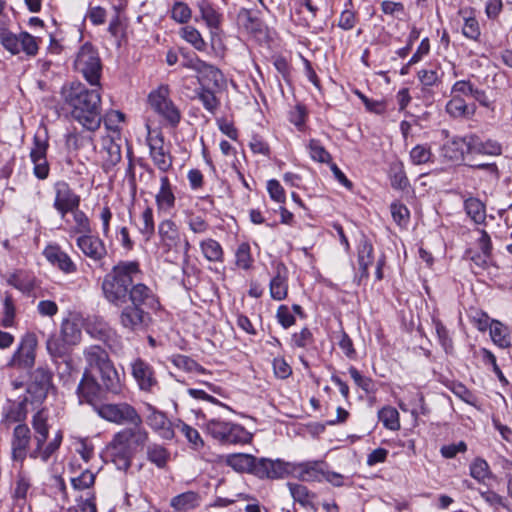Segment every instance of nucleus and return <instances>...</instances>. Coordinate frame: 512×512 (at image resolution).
<instances>
[{"label":"nucleus","instance_id":"37","mask_svg":"<svg viewBox=\"0 0 512 512\" xmlns=\"http://www.w3.org/2000/svg\"><path fill=\"white\" fill-rule=\"evenodd\" d=\"M201 18L210 29H219L223 20L222 14L207 0L198 3Z\"/></svg>","mask_w":512,"mask_h":512},{"label":"nucleus","instance_id":"15","mask_svg":"<svg viewBox=\"0 0 512 512\" xmlns=\"http://www.w3.org/2000/svg\"><path fill=\"white\" fill-rule=\"evenodd\" d=\"M48 142L38 135L34 136L33 148L30 151V159L34 164L33 173L39 180H45L49 176L50 166L47 161Z\"/></svg>","mask_w":512,"mask_h":512},{"label":"nucleus","instance_id":"61","mask_svg":"<svg viewBox=\"0 0 512 512\" xmlns=\"http://www.w3.org/2000/svg\"><path fill=\"white\" fill-rule=\"evenodd\" d=\"M180 55L182 57L181 66L183 68L191 69L195 72H199L204 62L195 53L188 52L184 49H180Z\"/></svg>","mask_w":512,"mask_h":512},{"label":"nucleus","instance_id":"43","mask_svg":"<svg viewBox=\"0 0 512 512\" xmlns=\"http://www.w3.org/2000/svg\"><path fill=\"white\" fill-rule=\"evenodd\" d=\"M60 336L69 345H76L81 339V329L75 321L64 319L61 324Z\"/></svg>","mask_w":512,"mask_h":512},{"label":"nucleus","instance_id":"3","mask_svg":"<svg viewBox=\"0 0 512 512\" xmlns=\"http://www.w3.org/2000/svg\"><path fill=\"white\" fill-rule=\"evenodd\" d=\"M116 432L107 446L111 461L119 470L127 471L132 464V458L138 449L148 443L149 432L143 426L142 418Z\"/></svg>","mask_w":512,"mask_h":512},{"label":"nucleus","instance_id":"38","mask_svg":"<svg viewBox=\"0 0 512 512\" xmlns=\"http://www.w3.org/2000/svg\"><path fill=\"white\" fill-rule=\"evenodd\" d=\"M31 488L30 480L24 475H18L13 490V499L17 502L13 506L12 512H22L23 505L26 502L28 491Z\"/></svg>","mask_w":512,"mask_h":512},{"label":"nucleus","instance_id":"33","mask_svg":"<svg viewBox=\"0 0 512 512\" xmlns=\"http://www.w3.org/2000/svg\"><path fill=\"white\" fill-rule=\"evenodd\" d=\"M145 447L146 459L158 469H165L171 459L170 451L156 442L146 444Z\"/></svg>","mask_w":512,"mask_h":512},{"label":"nucleus","instance_id":"49","mask_svg":"<svg viewBox=\"0 0 512 512\" xmlns=\"http://www.w3.org/2000/svg\"><path fill=\"white\" fill-rule=\"evenodd\" d=\"M196 93L204 108L210 113L214 114L220 105V102L215 96L214 92L202 85L199 89L196 90Z\"/></svg>","mask_w":512,"mask_h":512},{"label":"nucleus","instance_id":"7","mask_svg":"<svg viewBox=\"0 0 512 512\" xmlns=\"http://www.w3.org/2000/svg\"><path fill=\"white\" fill-rule=\"evenodd\" d=\"M89 405L93 407L99 417L117 425L131 424L142 418L137 410L127 402L103 403L101 401Z\"/></svg>","mask_w":512,"mask_h":512},{"label":"nucleus","instance_id":"39","mask_svg":"<svg viewBox=\"0 0 512 512\" xmlns=\"http://www.w3.org/2000/svg\"><path fill=\"white\" fill-rule=\"evenodd\" d=\"M198 74L201 79L207 83V85H212L215 88H222L226 83L221 70L206 62H204Z\"/></svg>","mask_w":512,"mask_h":512},{"label":"nucleus","instance_id":"59","mask_svg":"<svg viewBox=\"0 0 512 512\" xmlns=\"http://www.w3.org/2000/svg\"><path fill=\"white\" fill-rule=\"evenodd\" d=\"M432 152L427 145H416L410 151V159L415 165L426 164L431 161Z\"/></svg>","mask_w":512,"mask_h":512},{"label":"nucleus","instance_id":"5","mask_svg":"<svg viewBox=\"0 0 512 512\" xmlns=\"http://www.w3.org/2000/svg\"><path fill=\"white\" fill-rule=\"evenodd\" d=\"M205 430L221 444H246L252 439V435L242 425L218 418L207 420Z\"/></svg>","mask_w":512,"mask_h":512},{"label":"nucleus","instance_id":"54","mask_svg":"<svg viewBox=\"0 0 512 512\" xmlns=\"http://www.w3.org/2000/svg\"><path fill=\"white\" fill-rule=\"evenodd\" d=\"M67 346L70 345L64 342L61 336H50L46 342L47 351L53 358L64 357L67 353Z\"/></svg>","mask_w":512,"mask_h":512},{"label":"nucleus","instance_id":"41","mask_svg":"<svg viewBox=\"0 0 512 512\" xmlns=\"http://www.w3.org/2000/svg\"><path fill=\"white\" fill-rule=\"evenodd\" d=\"M199 495L193 491H187L171 499L170 505L178 511L191 510L198 506Z\"/></svg>","mask_w":512,"mask_h":512},{"label":"nucleus","instance_id":"10","mask_svg":"<svg viewBox=\"0 0 512 512\" xmlns=\"http://www.w3.org/2000/svg\"><path fill=\"white\" fill-rule=\"evenodd\" d=\"M53 208L64 219L70 211L80 207L81 196L65 180H58L53 184Z\"/></svg>","mask_w":512,"mask_h":512},{"label":"nucleus","instance_id":"52","mask_svg":"<svg viewBox=\"0 0 512 512\" xmlns=\"http://www.w3.org/2000/svg\"><path fill=\"white\" fill-rule=\"evenodd\" d=\"M181 36L185 41L190 43L196 50L205 51L207 46L206 42L204 41L202 35L196 28L192 26H186L182 28Z\"/></svg>","mask_w":512,"mask_h":512},{"label":"nucleus","instance_id":"17","mask_svg":"<svg viewBox=\"0 0 512 512\" xmlns=\"http://www.w3.org/2000/svg\"><path fill=\"white\" fill-rule=\"evenodd\" d=\"M76 245L87 258L96 263L102 262L108 253L104 241L92 232L78 236Z\"/></svg>","mask_w":512,"mask_h":512},{"label":"nucleus","instance_id":"16","mask_svg":"<svg viewBox=\"0 0 512 512\" xmlns=\"http://www.w3.org/2000/svg\"><path fill=\"white\" fill-rule=\"evenodd\" d=\"M131 372L141 391L152 392L155 387H158L153 367L142 358H137L131 363Z\"/></svg>","mask_w":512,"mask_h":512},{"label":"nucleus","instance_id":"53","mask_svg":"<svg viewBox=\"0 0 512 512\" xmlns=\"http://www.w3.org/2000/svg\"><path fill=\"white\" fill-rule=\"evenodd\" d=\"M390 180L394 189L403 191L408 188L409 180L401 163L391 167Z\"/></svg>","mask_w":512,"mask_h":512},{"label":"nucleus","instance_id":"26","mask_svg":"<svg viewBox=\"0 0 512 512\" xmlns=\"http://www.w3.org/2000/svg\"><path fill=\"white\" fill-rule=\"evenodd\" d=\"M87 333L99 341L105 343L110 349H114L117 341V334L106 322L101 320L91 321L86 326Z\"/></svg>","mask_w":512,"mask_h":512},{"label":"nucleus","instance_id":"22","mask_svg":"<svg viewBox=\"0 0 512 512\" xmlns=\"http://www.w3.org/2000/svg\"><path fill=\"white\" fill-rule=\"evenodd\" d=\"M43 254L49 263L57 267L63 273L71 274L77 271V266L71 257L61 250L58 245L47 246L44 249Z\"/></svg>","mask_w":512,"mask_h":512},{"label":"nucleus","instance_id":"63","mask_svg":"<svg viewBox=\"0 0 512 512\" xmlns=\"http://www.w3.org/2000/svg\"><path fill=\"white\" fill-rule=\"evenodd\" d=\"M310 156L313 160L327 163L331 160L329 152L320 144L318 140L312 139L309 142Z\"/></svg>","mask_w":512,"mask_h":512},{"label":"nucleus","instance_id":"12","mask_svg":"<svg viewBox=\"0 0 512 512\" xmlns=\"http://www.w3.org/2000/svg\"><path fill=\"white\" fill-rule=\"evenodd\" d=\"M147 425L163 440H172L175 437L176 423H173L166 413L158 410L151 404H147Z\"/></svg>","mask_w":512,"mask_h":512},{"label":"nucleus","instance_id":"24","mask_svg":"<svg viewBox=\"0 0 512 512\" xmlns=\"http://www.w3.org/2000/svg\"><path fill=\"white\" fill-rule=\"evenodd\" d=\"M32 427L35 431V441L36 448L31 453V457L37 458L38 451H41L44 446L48 435H49V425H48V413L45 409H41L37 411L32 417Z\"/></svg>","mask_w":512,"mask_h":512},{"label":"nucleus","instance_id":"30","mask_svg":"<svg viewBox=\"0 0 512 512\" xmlns=\"http://www.w3.org/2000/svg\"><path fill=\"white\" fill-rule=\"evenodd\" d=\"M502 152L501 145L492 139H482L481 137L471 134L468 141V153L484 154V155H500Z\"/></svg>","mask_w":512,"mask_h":512},{"label":"nucleus","instance_id":"1","mask_svg":"<svg viewBox=\"0 0 512 512\" xmlns=\"http://www.w3.org/2000/svg\"><path fill=\"white\" fill-rule=\"evenodd\" d=\"M60 94L65 105L70 108L71 117L85 131L92 133L100 128L101 95L97 89H88L85 84L73 81L63 85Z\"/></svg>","mask_w":512,"mask_h":512},{"label":"nucleus","instance_id":"9","mask_svg":"<svg viewBox=\"0 0 512 512\" xmlns=\"http://www.w3.org/2000/svg\"><path fill=\"white\" fill-rule=\"evenodd\" d=\"M0 43L12 55L23 52L27 57H34L39 50L36 37L25 31L18 34L4 31L0 33Z\"/></svg>","mask_w":512,"mask_h":512},{"label":"nucleus","instance_id":"64","mask_svg":"<svg viewBox=\"0 0 512 512\" xmlns=\"http://www.w3.org/2000/svg\"><path fill=\"white\" fill-rule=\"evenodd\" d=\"M488 474L489 465L485 460L477 458L471 463L470 475L477 481H484L488 477Z\"/></svg>","mask_w":512,"mask_h":512},{"label":"nucleus","instance_id":"60","mask_svg":"<svg viewBox=\"0 0 512 512\" xmlns=\"http://www.w3.org/2000/svg\"><path fill=\"white\" fill-rule=\"evenodd\" d=\"M314 343V337L309 328L304 327L300 332L294 333L291 337V344L298 348H307Z\"/></svg>","mask_w":512,"mask_h":512},{"label":"nucleus","instance_id":"6","mask_svg":"<svg viewBox=\"0 0 512 512\" xmlns=\"http://www.w3.org/2000/svg\"><path fill=\"white\" fill-rule=\"evenodd\" d=\"M74 69L82 74L92 86H100L102 63L97 49L89 42L84 43L76 54Z\"/></svg>","mask_w":512,"mask_h":512},{"label":"nucleus","instance_id":"11","mask_svg":"<svg viewBox=\"0 0 512 512\" xmlns=\"http://www.w3.org/2000/svg\"><path fill=\"white\" fill-rule=\"evenodd\" d=\"M37 338L33 333H27L13 353L8 366L18 369H30L35 364Z\"/></svg>","mask_w":512,"mask_h":512},{"label":"nucleus","instance_id":"58","mask_svg":"<svg viewBox=\"0 0 512 512\" xmlns=\"http://www.w3.org/2000/svg\"><path fill=\"white\" fill-rule=\"evenodd\" d=\"M192 11L189 6L181 1L174 3L171 9V18L177 23L184 24L188 23L191 19Z\"/></svg>","mask_w":512,"mask_h":512},{"label":"nucleus","instance_id":"18","mask_svg":"<svg viewBox=\"0 0 512 512\" xmlns=\"http://www.w3.org/2000/svg\"><path fill=\"white\" fill-rule=\"evenodd\" d=\"M100 156L103 172L107 175H115V167L122 159L121 144L113 137H103Z\"/></svg>","mask_w":512,"mask_h":512},{"label":"nucleus","instance_id":"28","mask_svg":"<svg viewBox=\"0 0 512 512\" xmlns=\"http://www.w3.org/2000/svg\"><path fill=\"white\" fill-rule=\"evenodd\" d=\"M287 268L284 264L279 263L276 266V273L270 280V296L272 299L281 301L287 297Z\"/></svg>","mask_w":512,"mask_h":512},{"label":"nucleus","instance_id":"36","mask_svg":"<svg viewBox=\"0 0 512 512\" xmlns=\"http://www.w3.org/2000/svg\"><path fill=\"white\" fill-rule=\"evenodd\" d=\"M226 464L237 472L253 474L255 456L244 453L230 454L226 458Z\"/></svg>","mask_w":512,"mask_h":512},{"label":"nucleus","instance_id":"4","mask_svg":"<svg viewBox=\"0 0 512 512\" xmlns=\"http://www.w3.org/2000/svg\"><path fill=\"white\" fill-rule=\"evenodd\" d=\"M139 272L137 261H120L103 279L102 291L105 298L115 306L126 304L133 276Z\"/></svg>","mask_w":512,"mask_h":512},{"label":"nucleus","instance_id":"29","mask_svg":"<svg viewBox=\"0 0 512 512\" xmlns=\"http://www.w3.org/2000/svg\"><path fill=\"white\" fill-rule=\"evenodd\" d=\"M160 243L167 250L176 248L180 242V232L176 223L171 219H165L158 225Z\"/></svg>","mask_w":512,"mask_h":512},{"label":"nucleus","instance_id":"2","mask_svg":"<svg viewBox=\"0 0 512 512\" xmlns=\"http://www.w3.org/2000/svg\"><path fill=\"white\" fill-rule=\"evenodd\" d=\"M123 382L114 364L97 373L84 370L77 386L79 403L93 404L121 394Z\"/></svg>","mask_w":512,"mask_h":512},{"label":"nucleus","instance_id":"44","mask_svg":"<svg viewBox=\"0 0 512 512\" xmlns=\"http://www.w3.org/2000/svg\"><path fill=\"white\" fill-rule=\"evenodd\" d=\"M201 251L204 257L210 262L223 261V249L219 242L214 239H206L200 243Z\"/></svg>","mask_w":512,"mask_h":512},{"label":"nucleus","instance_id":"19","mask_svg":"<svg viewBox=\"0 0 512 512\" xmlns=\"http://www.w3.org/2000/svg\"><path fill=\"white\" fill-rule=\"evenodd\" d=\"M119 319L123 328L133 332L145 329L151 322L148 311L129 304L123 307Z\"/></svg>","mask_w":512,"mask_h":512},{"label":"nucleus","instance_id":"45","mask_svg":"<svg viewBox=\"0 0 512 512\" xmlns=\"http://www.w3.org/2000/svg\"><path fill=\"white\" fill-rule=\"evenodd\" d=\"M150 158L152 159L154 165L161 172H168L173 165V157L168 149L158 147H154L153 152H149Z\"/></svg>","mask_w":512,"mask_h":512},{"label":"nucleus","instance_id":"27","mask_svg":"<svg viewBox=\"0 0 512 512\" xmlns=\"http://www.w3.org/2000/svg\"><path fill=\"white\" fill-rule=\"evenodd\" d=\"M155 202L159 212H170L175 207L176 197L167 176L160 178V188L155 196Z\"/></svg>","mask_w":512,"mask_h":512},{"label":"nucleus","instance_id":"50","mask_svg":"<svg viewBox=\"0 0 512 512\" xmlns=\"http://www.w3.org/2000/svg\"><path fill=\"white\" fill-rule=\"evenodd\" d=\"M378 417L387 429L395 431L400 428L399 413L395 408L391 406L383 407L379 411Z\"/></svg>","mask_w":512,"mask_h":512},{"label":"nucleus","instance_id":"40","mask_svg":"<svg viewBox=\"0 0 512 512\" xmlns=\"http://www.w3.org/2000/svg\"><path fill=\"white\" fill-rule=\"evenodd\" d=\"M464 209L471 220L476 224H484L486 207L478 198L470 197L464 201Z\"/></svg>","mask_w":512,"mask_h":512},{"label":"nucleus","instance_id":"42","mask_svg":"<svg viewBox=\"0 0 512 512\" xmlns=\"http://www.w3.org/2000/svg\"><path fill=\"white\" fill-rule=\"evenodd\" d=\"M69 213L72 214L74 226L70 229V234H89L92 232L91 222L86 213L76 207V210H72Z\"/></svg>","mask_w":512,"mask_h":512},{"label":"nucleus","instance_id":"20","mask_svg":"<svg viewBox=\"0 0 512 512\" xmlns=\"http://www.w3.org/2000/svg\"><path fill=\"white\" fill-rule=\"evenodd\" d=\"M127 300L131 306L139 307L144 311L156 310L160 303L152 290L142 283L133 284L129 289Z\"/></svg>","mask_w":512,"mask_h":512},{"label":"nucleus","instance_id":"51","mask_svg":"<svg viewBox=\"0 0 512 512\" xmlns=\"http://www.w3.org/2000/svg\"><path fill=\"white\" fill-rule=\"evenodd\" d=\"M16 315V308L12 295L5 292L3 297V318L1 325L5 328L12 327L14 325V319Z\"/></svg>","mask_w":512,"mask_h":512},{"label":"nucleus","instance_id":"46","mask_svg":"<svg viewBox=\"0 0 512 512\" xmlns=\"http://www.w3.org/2000/svg\"><path fill=\"white\" fill-rule=\"evenodd\" d=\"M93 144V137L84 131L74 130L66 136V146L68 149L79 150L83 147Z\"/></svg>","mask_w":512,"mask_h":512},{"label":"nucleus","instance_id":"13","mask_svg":"<svg viewBox=\"0 0 512 512\" xmlns=\"http://www.w3.org/2000/svg\"><path fill=\"white\" fill-rule=\"evenodd\" d=\"M290 473V464L280 459L256 458L253 475L264 479L284 478Z\"/></svg>","mask_w":512,"mask_h":512},{"label":"nucleus","instance_id":"56","mask_svg":"<svg viewBox=\"0 0 512 512\" xmlns=\"http://www.w3.org/2000/svg\"><path fill=\"white\" fill-rule=\"evenodd\" d=\"M236 265L244 270H249L253 264L250 245L247 242L241 243L235 253Z\"/></svg>","mask_w":512,"mask_h":512},{"label":"nucleus","instance_id":"35","mask_svg":"<svg viewBox=\"0 0 512 512\" xmlns=\"http://www.w3.org/2000/svg\"><path fill=\"white\" fill-rule=\"evenodd\" d=\"M373 245L366 238L362 239L358 245V266L361 278H367L369 275L368 268L374 261Z\"/></svg>","mask_w":512,"mask_h":512},{"label":"nucleus","instance_id":"48","mask_svg":"<svg viewBox=\"0 0 512 512\" xmlns=\"http://www.w3.org/2000/svg\"><path fill=\"white\" fill-rule=\"evenodd\" d=\"M176 428L185 436L193 449L199 450L204 447V441L195 428L181 420L176 423Z\"/></svg>","mask_w":512,"mask_h":512},{"label":"nucleus","instance_id":"57","mask_svg":"<svg viewBox=\"0 0 512 512\" xmlns=\"http://www.w3.org/2000/svg\"><path fill=\"white\" fill-rule=\"evenodd\" d=\"M173 364L185 371L188 372H198V373H204L205 368H203L200 364H198L195 360L192 358L186 356V355H176L172 359Z\"/></svg>","mask_w":512,"mask_h":512},{"label":"nucleus","instance_id":"55","mask_svg":"<svg viewBox=\"0 0 512 512\" xmlns=\"http://www.w3.org/2000/svg\"><path fill=\"white\" fill-rule=\"evenodd\" d=\"M438 340L447 354L453 352V341L446 326L439 319H433Z\"/></svg>","mask_w":512,"mask_h":512},{"label":"nucleus","instance_id":"47","mask_svg":"<svg viewBox=\"0 0 512 512\" xmlns=\"http://www.w3.org/2000/svg\"><path fill=\"white\" fill-rule=\"evenodd\" d=\"M446 111L452 117H466L474 112L469 110L465 100L458 95L452 96V98L446 104Z\"/></svg>","mask_w":512,"mask_h":512},{"label":"nucleus","instance_id":"31","mask_svg":"<svg viewBox=\"0 0 512 512\" xmlns=\"http://www.w3.org/2000/svg\"><path fill=\"white\" fill-rule=\"evenodd\" d=\"M27 399L11 403L3 412L2 425L9 428L12 424H25L27 418Z\"/></svg>","mask_w":512,"mask_h":512},{"label":"nucleus","instance_id":"8","mask_svg":"<svg viewBox=\"0 0 512 512\" xmlns=\"http://www.w3.org/2000/svg\"><path fill=\"white\" fill-rule=\"evenodd\" d=\"M168 85H160L148 95V102L151 107L161 115L171 127H176L181 120L180 110L175 106L169 97Z\"/></svg>","mask_w":512,"mask_h":512},{"label":"nucleus","instance_id":"62","mask_svg":"<svg viewBox=\"0 0 512 512\" xmlns=\"http://www.w3.org/2000/svg\"><path fill=\"white\" fill-rule=\"evenodd\" d=\"M391 215L393 220L399 226H406L409 222L410 212L408 208L401 203H392L390 206Z\"/></svg>","mask_w":512,"mask_h":512},{"label":"nucleus","instance_id":"34","mask_svg":"<svg viewBox=\"0 0 512 512\" xmlns=\"http://www.w3.org/2000/svg\"><path fill=\"white\" fill-rule=\"evenodd\" d=\"M287 485L295 502L299 503L304 508L317 511V507L314 504L316 495L313 492H311L306 486L302 484L288 483Z\"/></svg>","mask_w":512,"mask_h":512},{"label":"nucleus","instance_id":"23","mask_svg":"<svg viewBox=\"0 0 512 512\" xmlns=\"http://www.w3.org/2000/svg\"><path fill=\"white\" fill-rule=\"evenodd\" d=\"M31 440V431L26 424H18L12 436V457L16 461H23Z\"/></svg>","mask_w":512,"mask_h":512},{"label":"nucleus","instance_id":"14","mask_svg":"<svg viewBox=\"0 0 512 512\" xmlns=\"http://www.w3.org/2000/svg\"><path fill=\"white\" fill-rule=\"evenodd\" d=\"M53 388L52 371L45 366L37 367L31 374V383L28 392L31 393L36 400L42 401Z\"/></svg>","mask_w":512,"mask_h":512},{"label":"nucleus","instance_id":"21","mask_svg":"<svg viewBox=\"0 0 512 512\" xmlns=\"http://www.w3.org/2000/svg\"><path fill=\"white\" fill-rule=\"evenodd\" d=\"M83 356L87 364L84 370H90L91 373H97L114 364L107 351L99 345L86 347L83 351Z\"/></svg>","mask_w":512,"mask_h":512},{"label":"nucleus","instance_id":"25","mask_svg":"<svg viewBox=\"0 0 512 512\" xmlns=\"http://www.w3.org/2000/svg\"><path fill=\"white\" fill-rule=\"evenodd\" d=\"M469 135L465 137L454 136L448 139L441 147V155L453 162L464 159L465 153H468Z\"/></svg>","mask_w":512,"mask_h":512},{"label":"nucleus","instance_id":"32","mask_svg":"<svg viewBox=\"0 0 512 512\" xmlns=\"http://www.w3.org/2000/svg\"><path fill=\"white\" fill-rule=\"evenodd\" d=\"M326 463L323 461H308L296 466L299 479L306 482L322 481Z\"/></svg>","mask_w":512,"mask_h":512}]
</instances>
